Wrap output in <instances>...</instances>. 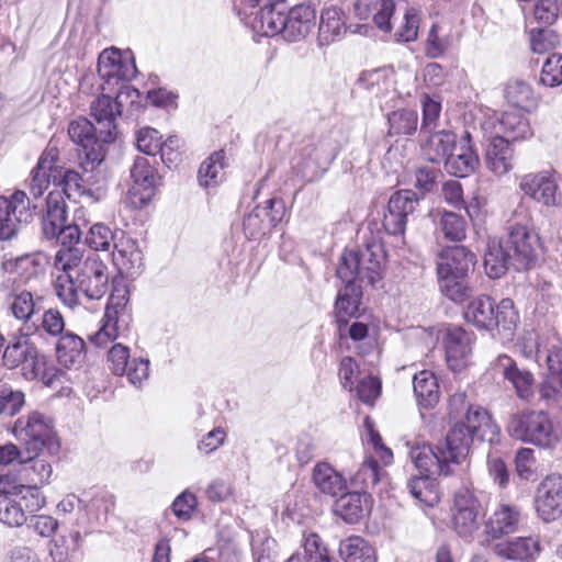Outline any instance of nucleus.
Returning a JSON list of instances; mask_svg holds the SVG:
<instances>
[{
    "instance_id": "1",
    "label": "nucleus",
    "mask_w": 562,
    "mask_h": 562,
    "mask_svg": "<svg viewBox=\"0 0 562 562\" xmlns=\"http://www.w3.org/2000/svg\"><path fill=\"white\" fill-rule=\"evenodd\" d=\"M50 177L56 178L34 167L25 181L31 196L25 190H15L10 195L0 196V241L13 238L21 226L33 221Z\"/></svg>"
},
{
    "instance_id": "2",
    "label": "nucleus",
    "mask_w": 562,
    "mask_h": 562,
    "mask_svg": "<svg viewBox=\"0 0 562 562\" xmlns=\"http://www.w3.org/2000/svg\"><path fill=\"white\" fill-rule=\"evenodd\" d=\"M108 289V267L95 255L88 256L80 270H76V274L58 276L55 281L57 297L69 308L80 304V293L88 300H100Z\"/></svg>"
},
{
    "instance_id": "3",
    "label": "nucleus",
    "mask_w": 562,
    "mask_h": 562,
    "mask_svg": "<svg viewBox=\"0 0 562 562\" xmlns=\"http://www.w3.org/2000/svg\"><path fill=\"white\" fill-rule=\"evenodd\" d=\"M499 435V427L481 406L468 407L462 419L453 423L447 434L448 445L452 446L453 458L467 459L474 438L493 442Z\"/></svg>"
},
{
    "instance_id": "4",
    "label": "nucleus",
    "mask_w": 562,
    "mask_h": 562,
    "mask_svg": "<svg viewBox=\"0 0 562 562\" xmlns=\"http://www.w3.org/2000/svg\"><path fill=\"white\" fill-rule=\"evenodd\" d=\"M464 318L479 329H497L510 335L516 328L518 314L510 299H504L497 304L491 296L482 294L468 303Z\"/></svg>"
},
{
    "instance_id": "5",
    "label": "nucleus",
    "mask_w": 562,
    "mask_h": 562,
    "mask_svg": "<svg viewBox=\"0 0 562 562\" xmlns=\"http://www.w3.org/2000/svg\"><path fill=\"white\" fill-rule=\"evenodd\" d=\"M384 252L378 243L367 244L358 250H345L336 270L342 282L367 281L374 285L382 278Z\"/></svg>"
},
{
    "instance_id": "6",
    "label": "nucleus",
    "mask_w": 562,
    "mask_h": 562,
    "mask_svg": "<svg viewBox=\"0 0 562 562\" xmlns=\"http://www.w3.org/2000/svg\"><path fill=\"white\" fill-rule=\"evenodd\" d=\"M506 431L516 440L540 448H553L559 442V434L543 411H522L513 414Z\"/></svg>"
},
{
    "instance_id": "7",
    "label": "nucleus",
    "mask_w": 562,
    "mask_h": 562,
    "mask_svg": "<svg viewBox=\"0 0 562 562\" xmlns=\"http://www.w3.org/2000/svg\"><path fill=\"white\" fill-rule=\"evenodd\" d=\"M12 434L29 452L35 454L44 448H47L50 453L59 449L52 420L38 412H32L18 418Z\"/></svg>"
},
{
    "instance_id": "8",
    "label": "nucleus",
    "mask_w": 562,
    "mask_h": 562,
    "mask_svg": "<svg viewBox=\"0 0 562 562\" xmlns=\"http://www.w3.org/2000/svg\"><path fill=\"white\" fill-rule=\"evenodd\" d=\"M505 245L512 252L513 266H515L517 270L533 267L542 252L540 237L538 233L532 229L526 214L522 215L520 221L509 224L508 237Z\"/></svg>"
},
{
    "instance_id": "9",
    "label": "nucleus",
    "mask_w": 562,
    "mask_h": 562,
    "mask_svg": "<svg viewBox=\"0 0 562 562\" xmlns=\"http://www.w3.org/2000/svg\"><path fill=\"white\" fill-rule=\"evenodd\" d=\"M452 446L448 445V438L435 446L424 443L412 447L409 457L422 475L448 476L453 472L452 467L460 464L464 458H453Z\"/></svg>"
},
{
    "instance_id": "10",
    "label": "nucleus",
    "mask_w": 562,
    "mask_h": 562,
    "mask_svg": "<svg viewBox=\"0 0 562 562\" xmlns=\"http://www.w3.org/2000/svg\"><path fill=\"white\" fill-rule=\"evenodd\" d=\"M68 135L70 139L81 146L83 150L85 160L80 161L81 168L86 172H92L104 160V146L110 142L101 140L100 128L85 117H79L70 122Z\"/></svg>"
},
{
    "instance_id": "11",
    "label": "nucleus",
    "mask_w": 562,
    "mask_h": 562,
    "mask_svg": "<svg viewBox=\"0 0 562 562\" xmlns=\"http://www.w3.org/2000/svg\"><path fill=\"white\" fill-rule=\"evenodd\" d=\"M452 528L462 538L472 537L481 526L484 507L475 492L469 487H460L453 497Z\"/></svg>"
},
{
    "instance_id": "12",
    "label": "nucleus",
    "mask_w": 562,
    "mask_h": 562,
    "mask_svg": "<svg viewBox=\"0 0 562 562\" xmlns=\"http://www.w3.org/2000/svg\"><path fill=\"white\" fill-rule=\"evenodd\" d=\"M336 154L325 142L303 146L292 160V170L304 182L319 179L335 159Z\"/></svg>"
},
{
    "instance_id": "13",
    "label": "nucleus",
    "mask_w": 562,
    "mask_h": 562,
    "mask_svg": "<svg viewBox=\"0 0 562 562\" xmlns=\"http://www.w3.org/2000/svg\"><path fill=\"white\" fill-rule=\"evenodd\" d=\"M250 8L251 27L265 36L281 35L286 11L284 0H240Z\"/></svg>"
},
{
    "instance_id": "14",
    "label": "nucleus",
    "mask_w": 562,
    "mask_h": 562,
    "mask_svg": "<svg viewBox=\"0 0 562 562\" xmlns=\"http://www.w3.org/2000/svg\"><path fill=\"white\" fill-rule=\"evenodd\" d=\"M130 95L136 93L137 90L131 89L123 85L116 98L108 94H101L90 105V114L94 119L97 126L100 128V138L103 142H113L116 137V119L122 114V103L120 98L123 93Z\"/></svg>"
},
{
    "instance_id": "15",
    "label": "nucleus",
    "mask_w": 562,
    "mask_h": 562,
    "mask_svg": "<svg viewBox=\"0 0 562 562\" xmlns=\"http://www.w3.org/2000/svg\"><path fill=\"white\" fill-rule=\"evenodd\" d=\"M98 74L109 86L132 80L137 74L132 53L121 52L115 47L105 48L98 59Z\"/></svg>"
},
{
    "instance_id": "16",
    "label": "nucleus",
    "mask_w": 562,
    "mask_h": 562,
    "mask_svg": "<svg viewBox=\"0 0 562 562\" xmlns=\"http://www.w3.org/2000/svg\"><path fill=\"white\" fill-rule=\"evenodd\" d=\"M533 505L543 522L554 521L562 516V475L553 473L539 483Z\"/></svg>"
},
{
    "instance_id": "17",
    "label": "nucleus",
    "mask_w": 562,
    "mask_h": 562,
    "mask_svg": "<svg viewBox=\"0 0 562 562\" xmlns=\"http://www.w3.org/2000/svg\"><path fill=\"white\" fill-rule=\"evenodd\" d=\"M494 376H502L516 392V395L528 401L533 395L535 379L530 371L519 368L516 361L507 356L499 355L490 366Z\"/></svg>"
},
{
    "instance_id": "18",
    "label": "nucleus",
    "mask_w": 562,
    "mask_h": 562,
    "mask_svg": "<svg viewBox=\"0 0 562 562\" xmlns=\"http://www.w3.org/2000/svg\"><path fill=\"white\" fill-rule=\"evenodd\" d=\"M475 336L459 326H450L443 336L446 360L449 368L461 371L469 362Z\"/></svg>"
},
{
    "instance_id": "19",
    "label": "nucleus",
    "mask_w": 562,
    "mask_h": 562,
    "mask_svg": "<svg viewBox=\"0 0 562 562\" xmlns=\"http://www.w3.org/2000/svg\"><path fill=\"white\" fill-rule=\"evenodd\" d=\"M418 203L417 194L411 190L393 193L383 216V227L390 235L403 234L407 216L415 211Z\"/></svg>"
},
{
    "instance_id": "20",
    "label": "nucleus",
    "mask_w": 562,
    "mask_h": 562,
    "mask_svg": "<svg viewBox=\"0 0 562 562\" xmlns=\"http://www.w3.org/2000/svg\"><path fill=\"white\" fill-rule=\"evenodd\" d=\"M112 262L122 276L133 278L143 271V252L137 241L125 232L117 233L113 245Z\"/></svg>"
},
{
    "instance_id": "21",
    "label": "nucleus",
    "mask_w": 562,
    "mask_h": 562,
    "mask_svg": "<svg viewBox=\"0 0 562 562\" xmlns=\"http://www.w3.org/2000/svg\"><path fill=\"white\" fill-rule=\"evenodd\" d=\"M131 178L133 184L128 193L131 196L137 199L134 200V203L140 206L148 204L154 195V188L159 180L158 173L148 158L142 156L136 157L131 168Z\"/></svg>"
},
{
    "instance_id": "22",
    "label": "nucleus",
    "mask_w": 562,
    "mask_h": 562,
    "mask_svg": "<svg viewBox=\"0 0 562 562\" xmlns=\"http://www.w3.org/2000/svg\"><path fill=\"white\" fill-rule=\"evenodd\" d=\"M316 23V10L311 4H299L285 11L281 36L288 42L305 38Z\"/></svg>"
},
{
    "instance_id": "23",
    "label": "nucleus",
    "mask_w": 562,
    "mask_h": 562,
    "mask_svg": "<svg viewBox=\"0 0 562 562\" xmlns=\"http://www.w3.org/2000/svg\"><path fill=\"white\" fill-rule=\"evenodd\" d=\"M476 265V256L464 246L447 247L439 254L437 276L468 277Z\"/></svg>"
},
{
    "instance_id": "24",
    "label": "nucleus",
    "mask_w": 562,
    "mask_h": 562,
    "mask_svg": "<svg viewBox=\"0 0 562 562\" xmlns=\"http://www.w3.org/2000/svg\"><path fill=\"white\" fill-rule=\"evenodd\" d=\"M519 188L526 195L547 206L558 203V183L550 171L526 175Z\"/></svg>"
},
{
    "instance_id": "25",
    "label": "nucleus",
    "mask_w": 562,
    "mask_h": 562,
    "mask_svg": "<svg viewBox=\"0 0 562 562\" xmlns=\"http://www.w3.org/2000/svg\"><path fill=\"white\" fill-rule=\"evenodd\" d=\"M479 156L471 143V134L464 131L459 144L456 145L446 159L445 168L449 173L463 178L473 173L479 167Z\"/></svg>"
},
{
    "instance_id": "26",
    "label": "nucleus",
    "mask_w": 562,
    "mask_h": 562,
    "mask_svg": "<svg viewBox=\"0 0 562 562\" xmlns=\"http://www.w3.org/2000/svg\"><path fill=\"white\" fill-rule=\"evenodd\" d=\"M540 551V541L533 537H514L494 546L497 557L517 562H535Z\"/></svg>"
},
{
    "instance_id": "27",
    "label": "nucleus",
    "mask_w": 562,
    "mask_h": 562,
    "mask_svg": "<svg viewBox=\"0 0 562 562\" xmlns=\"http://www.w3.org/2000/svg\"><path fill=\"white\" fill-rule=\"evenodd\" d=\"M22 376L27 381H41L46 386H52L64 375L58 368L48 363L45 355H43L36 346L25 358L21 366Z\"/></svg>"
},
{
    "instance_id": "28",
    "label": "nucleus",
    "mask_w": 562,
    "mask_h": 562,
    "mask_svg": "<svg viewBox=\"0 0 562 562\" xmlns=\"http://www.w3.org/2000/svg\"><path fill=\"white\" fill-rule=\"evenodd\" d=\"M521 510L518 506L501 503L485 522V532L492 538L514 533L518 530Z\"/></svg>"
},
{
    "instance_id": "29",
    "label": "nucleus",
    "mask_w": 562,
    "mask_h": 562,
    "mask_svg": "<svg viewBox=\"0 0 562 562\" xmlns=\"http://www.w3.org/2000/svg\"><path fill=\"white\" fill-rule=\"evenodd\" d=\"M393 0H355L353 12L360 20L372 18L374 24L384 32L392 29L391 18L394 13Z\"/></svg>"
},
{
    "instance_id": "30",
    "label": "nucleus",
    "mask_w": 562,
    "mask_h": 562,
    "mask_svg": "<svg viewBox=\"0 0 562 562\" xmlns=\"http://www.w3.org/2000/svg\"><path fill=\"white\" fill-rule=\"evenodd\" d=\"M514 160V149L508 139L499 135L493 136L485 154L487 169L496 176H503L513 169Z\"/></svg>"
},
{
    "instance_id": "31",
    "label": "nucleus",
    "mask_w": 562,
    "mask_h": 562,
    "mask_svg": "<svg viewBox=\"0 0 562 562\" xmlns=\"http://www.w3.org/2000/svg\"><path fill=\"white\" fill-rule=\"evenodd\" d=\"M372 507L371 496L367 493L350 492L336 502L335 513L347 524H357L366 517Z\"/></svg>"
},
{
    "instance_id": "32",
    "label": "nucleus",
    "mask_w": 562,
    "mask_h": 562,
    "mask_svg": "<svg viewBox=\"0 0 562 562\" xmlns=\"http://www.w3.org/2000/svg\"><path fill=\"white\" fill-rule=\"evenodd\" d=\"M58 173L60 177L59 186L61 187L59 192H61V195L65 194L68 199L76 193L85 194L91 198L94 202L100 201L105 196L106 188L104 181L97 186L95 189H86L82 182H87L91 186L95 183L91 181L92 176L83 180L77 171L71 169L64 170L63 168L59 169Z\"/></svg>"
},
{
    "instance_id": "33",
    "label": "nucleus",
    "mask_w": 562,
    "mask_h": 562,
    "mask_svg": "<svg viewBox=\"0 0 562 562\" xmlns=\"http://www.w3.org/2000/svg\"><path fill=\"white\" fill-rule=\"evenodd\" d=\"M67 205L59 191H52L46 198V215L43 218V232L48 239L56 237V232L67 224Z\"/></svg>"
},
{
    "instance_id": "34",
    "label": "nucleus",
    "mask_w": 562,
    "mask_h": 562,
    "mask_svg": "<svg viewBox=\"0 0 562 562\" xmlns=\"http://www.w3.org/2000/svg\"><path fill=\"white\" fill-rule=\"evenodd\" d=\"M38 301L34 299L32 292L27 290H13L7 296V306L10 314L23 323V327L31 325L33 316L40 311Z\"/></svg>"
},
{
    "instance_id": "35",
    "label": "nucleus",
    "mask_w": 562,
    "mask_h": 562,
    "mask_svg": "<svg viewBox=\"0 0 562 562\" xmlns=\"http://www.w3.org/2000/svg\"><path fill=\"white\" fill-rule=\"evenodd\" d=\"M345 33L342 12L336 7L323 9L317 36L319 45H329L339 41Z\"/></svg>"
},
{
    "instance_id": "36",
    "label": "nucleus",
    "mask_w": 562,
    "mask_h": 562,
    "mask_svg": "<svg viewBox=\"0 0 562 562\" xmlns=\"http://www.w3.org/2000/svg\"><path fill=\"white\" fill-rule=\"evenodd\" d=\"M484 269L491 279L503 277L513 265L512 252L503 241L491 240L484 256Z\"/></svg>"
},
{
    "instance_id": "37",
    "label": "nucleus",
    "mask_w": 562,
    "mask_h": 562,
    "mask_svg": "<svg viewBox=\"0 0 562 562\" xmlns=\"http://www.w3.org/2000/svg\"><path fill=\"white\" fill-rule=\"evenodd\" d=\"M312 480L323 494L336 496L347 487L346 480L329 463L319 462L313 469Z\"/></svg>"
},
{
    "instance_id": "38",
    "label": "nucleus",
    "mask_w": 562,
    "mask_h": 562,
    "mask_svg": "<svg viewBox=\"0 0 562 562\" xmlns=\"http://www.w3.org/2000/svg\"><path fill=\"white\" fill-rule=\"evenodd\" d=\"M457 145V136L452 132L440 131L431 133L422 145L423 155L428 161H446Z\"/></svg>"
},
{
    "instance_id": "39",
    "label": "nucleus",
    "mask_w": 562,
    "mask_h": 562,
    "mask_svg": "<svg viewBox=\"0 0 562 562\" xmlns=\"http://www.w3.org/2000/svg\"><path fill=\"white\" fill-rule=\"evenodd\" d=\"M497 122L495 135L504 136L508 140L525 139L532 135L530 123L521 112H505Z\"/></svg>"
},
{
    "instance_id": "40",
    "label": "nucleus",
    "mask_w": 562,
    "mask_h": 562,
    "mask_svg": "<svg viewBox=\"0 0 562 562\" xmlns=\"http://www.w3.org/2000/svg\"><path fill=\"white\" fill-rule=\"evenodd\" d=\"M85 341L74 333H64L59 336L56 345V356L58 362L65 368H71L79 364L83 358Z\"/></svg>"
},
{
    "instance_id": "41",
    "label": "nucleus",
    "mask_w": 562,
    "mask_h": 562,
    "mask_svg": "<svg viewBox=\"0 0 562 562\" xmlns=\"http://www.w3.org/2000/svg\"><path fill=\"white\" fill-rule=\"evenodd\" d=\"M414 393L418 404L424 408H432L440 397L437 378L429 370H423L414 375Z\"/></svg>"
},
{
    "instance_id": "42",
    "label": "nucleus",
    "mask_w": 562,
    "mask_h": 562,
    "mask_svg": "<svg viewBox=\"0 0 562 562\" xmlns=\"http://www.w3.org/2000/svg\"><path fill=\"white\" fill-rule=\"evenodd\" d=\"M24 336L38 334L40 336L59 337L65 330V319L57 308H48L43 312L38 322H32L31 325L22 327Z\"/></svg>"
},
{
    "instance_id": "43",
    "label": "nucleus",
    "mask_w": 562,
    "mask_h": 562,
    "mask_svg": "<svg viewBox=\"0 0 562 562\" xmlns=\"http://www.w3.org/2000/svg\"><path fill=\"white\" fill-rule=\"evenodd\" d=\"M103 317L130 330L132 313L128 307V292L126 289H115L111 293Z\"/></svg>"
},
{
    "instance_id": "44",
    "label": "nucleus",
    "mask_w": 562,
    "mask_h": 562,
    "mask_svg": "<svg viewBox=\"0 0 562 562\" xmlns=\"http://www.w3.org/2000/svg\"><path fill=\"white\" fill-rule=\"evenodd\" d=\"M345 283V286L339 290L335 303V311L338 322L344 323L347 322L348 317L357 315L362 296L360 285H357L353 281Z\"/></svg>"
},
{
    "instance_id": "45",
    "label": "nucleus",
    "mask_w": 562,
    "mask_h": 562,
    "mask_svg": "<svg viewBox=\"0 0 562 562\" xmlns=\"http://www.w3.org/2000/svg\"><path fill=\"white\" fill-rule=\"evenodd\" d=\"M338 552L345 562H376L373 547L359 536L340 541Z\"/></svg>"
},
{
    "instance_id": "46",
    "label": "nucleus",
    "mask_w": 562,
    "mask_h": 562,
    "mask_svg": "<svg viewBox=\"0 0 562 562\" xmlns=\"http://www.w3.org/2000/svg\"><path fill=\"white\" fill-rule=\"evenodd\" d=\"M359 83L375 97H385L394 90L393 71L387 68L363 71Z\"/></svg>"
},
{
    "instance_id": "47",
    "label": "nucleus",
    "mask_w": 562,
    "mask_h": 562,
    "mask_svg": "<svg viewBox=\"0 0 562 562\" xmlns=\"http://www.w3.org/2000/svg\"><path fill=\"white\" fill-rule=\"evenodd\" d=\"M436 231L448 241H462L467 237V221L459 214L450 211H438Z\"/></svg>"
},
{
    "instance_id": "48",
    "label": "nucleus",
    "mask_w": 562,
    "mask_h": 562,
    "mask_svg": "<svg viewBox=\"0 0 562 562\" xmlns=\"http://www.w3.org/2000/svg\"><path fill=\"white\" fill-rule=\"evenodd\" d=\"M1 269L9 274H15L22 280L29 281L40 274L42 267L37 255L26 254L15 258H4Z\"/></svg>"
},
{
    "instance_id": "49",
    "label": "nucleus",
    "mask_w": 562,
    "mask_h": 562,
    "mask_svg": "<svg viewBox=\"0 0 562 562\" xmlns=\"http://www.w3.org/2000/svg\"><path fill=\"white\" fill-rule=\"evenodd\" d=\"M507 102L525 112H530L537 106V99L531 86L524 80H510L505 88Z\"/></svg>"
},
{
    "instance_id": "50",
    "label": "nucleus",
    "mask_w": 562,
    "mask_h": 562,
    "mask_svg": "<svg viewBox=\"0 0 562 562\" xmlns=\"http://www.w3.org/2000/svg\"><path fill=\"white\" fill-rule=\"evenodd\" d=\"M136 145L139 151L146 155L155 156L160 154V159L164 164L172 162L175 159L167 156V149L170 147L169 143H161L159 132L151 127H144L137 132Z\"/></svg>"
},
{
    "instance_id": "51",
    "label": "nucleus",
    "mask_w": 562,
    "mask_h": 562,
    "mask_svg": "<svg viewBox=\"0 0 562 562\" xmlns=\"http://www.w3.org/2000/svg\"><path fill=\"white\" fill-rule=\"evenodd\" d=\"M224 151H215L201 164L198 179L202 187H215L224 179Z\"/></svg>"
},
{
    "instance_id": "52",
    "label": "nucleus",
    "mask_w": 562,
    "mask_h": 562,
    "mask_svg": "<svg viewBox=\"0 0 562 562\" xmlns=\"http://www.w3.org/2000/svg\"><path fill=\"white\" fill-rule=\"evenodd\" d=\"M42 495L38 488L26 484L21 474L5 472L0 473V496L1 498L20 497L29 495Z\"/></svg>"
},
{
    "instance_id": "53",
    "label": "nucleus",
    "mask_w": 562,
    "mask_h": 562,
    "mask_svg": "<svg viewBox=\"0 0 562 562\" xmlns=\"http://www.w3.org/2000/svg\"><path fill=\"white\" fill-rule=\"evenodd\" d=\"M407 488L415 499L426 506L432 507L440 499L437 486L430 476L420 475L412 477L407 482Z\"/></svg>"
},
{
    "instance_id": "54",
    "label": "nucleus",
    "mask_w": 562,
    "mask_h": 562,
    "mask_svg": "<svg viewBox=\"0 0 562 562\" xmlns=\"http://www.w3.org/2000/svg\"><path fill=\"white\" fill-rule=\"evenodd\" d=\"M21 472L26 484L37 488V485L46 484L53 474L52 464L43 458H30L22 462Z\"/></svg>"
},
{
    "instance_id": "55",
    "label": "nucleus",
    "mask_w": 562,
    "mask_h": 562,
    "mask_svg": "<svg viewBox=\"0 0 562 562\" xmlns=\"http://www.w3.org/2000/svg\"><path fill=\"white\" fill-rule=\"evenodd\" d=\"M390 135H412L418 125V114L412 109H401L387 115Z\"/></svg>"
},
{
    "instance_id": "56",
    "label": "nucleus",
    "mask_w": 562,
    "mask_h": 562,
    "mask_svg": "<svg viewBox=\"0 0 562 562\" xmlns=\"http://www.w3.org/2000/svg\"><path fill=\"white\" fill-rule=\"evenodd\" d=\"M27 336L14 337L4 348L2 355L3 366L13 370L21 367L27 355L34 348V344L26 339Z\"/></svg>"
},
{
    "instance_id": "57",
    "label": "nucleus",
    "mask_w": 562,
    "mask_h": 562,
    "mask_svg": "<svg viewBox=\"0 0 562 562\" xmlns=\"http://www.w3.org/2000/svg\"><path fill=\"white\" fill-rule=\"evenodd\" d=\"M120 229L112 231L103 223H95L90 226L86 234V244L97 251H109L113 247Z\"/></svg>"
},
{
    "instance_id": "58",
    "label": "nucleus",
    "mask_w": 562,
    "mask_h": 562,
    "mask_svg": "<svg viewBox=\"0 0 562 562\" xmlns=\"http://www.w3.org/2000/svg\"><path fill=\"white\" fill-rule=\"evenodd\" d=\"M83 250L74 246H61L55 256V268L60 270V276L76 274L83 266Z\"/></svg>"
},
{
    "instance_id": "59",
    "label": "nucleus",
    "mask_w": 562,
    "mask_h": 562,
    "mask_svg": "<svg viewBox=\"0 0 562 562\" xmlns=\"http://www.w3.org/2000/svg\"><path fill=\"white\" fill-rule=\"evenodd\" d=\"M464 279L465 277L438 276L440 292L456 303L464 302L472 292Z\"/></svg>"
},
{
    "instance_id": "60",
    "label": "nucleus",
    "mask_w": 562,
    "mask_h": 562,
    "mask_svg": "<svg viewBox=\"0 0 562 562\" xmlns=\"http://www.w3.org/2000/svg\"><path fill=\"white\" fill-rule=\"evenodd\" d=\"M127 333V329L102 317L100 328L89 336V341L98 348H105Z\"/></svg>"
},
{
    "instance_id": "61",
    "label": "nucleus",
    "mask_w": 562,
    "mask_h": 562,
    "mask_svg": "<svg viewBox=\"0 0 562 562\" xmlns=\"http://www.w3.org/2000/svg\"><path fill=\"white\" fill-rule=\"evenodd\" d=\"M419 13L415 8H406L403 20L394 32V38L400 43L414 42L418 36Z\"/></svg>"
},
{
    "instance_id": "62",
    "label": "nucleus",
    "mask_w": 562,
    "mask_h": 562,
    "mask_svg": "<svg viewBox=\"0 0 562 562\" xmlns=\"http://www.w3.org/2000/svg\"><path fill=\"white\" fill-rule=\"evenodd\" d=\"M24 403L25 396L22 391L0 384V415L13 416L21 411Z\"/></svg>"
},
{
    "instance_id": "63",
    "label": "nucleus",
    "mask_w": 562,
    "mask_h": 562,
    "mask_svg": "<svg viewBox=\"0 0 562 562\" xmlns=\"http://www.w3.org/2000/svg\"><path fill=\"white\" fill-rule=\"evenodd\" d=\"M382 474H384V471L380 468L379 462L370 456L361 464L353 481L363 488H372L380 482Z\"/></svg>"
},
{
    "instance_id": "64",
    "label": "nucleus",
    "mask_w": 562,
    "mask_h": 562,
    "mask_svg": "<svg viewBox=\"0 0 562 562\" xmlns=\"http://www.w3.org/2000/svg\"><path fill=\"white\" fill-rule=\"evenodd\" d=\"M540 82L547 87H558L562 83V55L552 54L542 66Z\"/></svg>"
}]
</instances>
